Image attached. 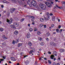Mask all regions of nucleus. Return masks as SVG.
Wrapping results in <instances>:
<instances>
[{
  "label": "nucleus",
  "mask_w": 65,
  "mask_h": 65,
  "mask_svg": "<svg viewBox=\"0 0 65 65\" xmlns=\"http://www.w3.org/2000/svg\"><path fill=\"white\" fill-rule=\"evenodd\" d=\"M39 6L40 8L41 9L43 10H46V6L45 5L41 3L39 5Z\"/></svg>",
  "instance_id": "1"
},
{
  "label": "nucleus",
  "mask_w": 65,
  "mask_h": 65,
  "mask_svg": "<svg viewBox=\"0 0 65 65\" xmlns=\"http://www.w3.org/2000/svg\"><path fill=\"white\" fill-rule=\"evenodd\" d=\"M45 4L48 7H52V5L51 4L48 2H46Z\"/></svg>",
  "instance_id": "2"
},
{
  "label": "nucleus",
  "mask_w": 65,
  "mask_h": 65,
  "mask_svg": "<svg viewBox=\"0 0 65 65\" xmlns=\"http://www.w3.org/2000/svg\"><path fill=\"white\" fill-rule=\"evenodd\" d=\"M13 20L12 19H11L9 20L8 19H7V22H9V24H10L11 23H12V21H13Z\"/></svg>",
  "instance_id": "3"
},
{
  "label": "nucleus",
  "mask_w": 65,
  "mask_h": 65,
  "mask_svg": "<svg viewBox=\"0 0 65 65\" xmlns=\"http://www.w3.org/2000/svg\"><path fill=\"white\" fill-rule=\"evenodd\" d=\"M32 4L34 6H35L37 4L36 2L34 1H32L31 2Z\"/></svg>",
  "instance_id": "4"
},
{
  "label": "nucleus",
  "mask_w": 65,
  "mask_h": 65,
  "mask_svg": "<svg viewBox=\"0 0 65 65\" xmlns=\"http://www.w3.org/2000/svg\"><path fill=\"white\" fill-rule=\"evenodd\" d=\"M13 25L14 26H15V27H18L19 26V24L18 23L16 22H14L13 23Z\"/></svg>",
  "instance_id": "5"
},
{
  "label": "nucleus",
  "mask_w": 65,
  "mask_h": 65,
  "mask_svg": "<svg viewBox=\"0 0 65 65\" xmlns=\"http://www.w3.org/2000/svg\"><path fill=\"white\" fill-rule=\"evenodd\" d=\"M15 10V9L14 8H11L10 9V12L11 13H12Z\"/></svg>",
  "instance_id": "6"
},
{
  "label": "nucleus",
  "mask_w": 65,
  "mask_h": 65,
  "mask_svg": "<svg viewBox=\"0 0 65 65\" xmlns=\"http://www.w3.org/2000/svg\"><path fill=\"white\" fill-rule=\"evenodd\" d=\"M30 33L29 32H28L26 36L27 38H29L30 37Z\"/></svg>",
  "instance_id": "7"
},
{
  "label": "nucleus",
  "mask_w": 65,
  "mask_h": 65,
  "mask_svg": "<svg viewBox=\"0 0 65 65\" xmlns=\"http://www.w3.org/2000/svg\"><path fill=\"white\" fill-rule=\"evenodd\" d=\"M50 16H48L47 17H46V18H45L44 20H50Z\"/></svg>",
  "instance_id": "8"
},
{
  "label": "nucleus",
  "mask_w": 65,
  "mask_h": 65,
  "mask_svg": "<svg viewBox=\"0 0 65 65\" xmlns=\"http://www.w3.org/2000/svg\"><path fill=\"white\" fill-rule=\"evenodd\" d=\"M51 45H52L54 46H56V44H55V43L54 42H51Z\"/></svg>",
  "instance_id": "9"
},
{
  "label": "nucleus",
  "mask_w": 65,
  "mask_h": 65,
  "mask_svg": "<svg viewBox=\"0 0 65 65\" xmlns=\"http://www.w3.org/2000/svg\"><path fill=\"white\" fill-rule=\"evenodd\" d=\"M28 44L29 46H31L32 45V43L30 42H28Z\"/></svg>",
  "instance_id": "10"
},
{
  "label": "nucleus",
  "mask_w": 65,
  "mask_h": 65,
  "mask_svg": "<svg viewBox=\"0 0 65 65\" xmlns=\"http://www.w3.org/2000/svg\"><path fill=\"white\" fill-rule=\"evenodd\" d=\"M65 50L64 49H60L59 50V51L60 53H63V52H64Z\"/></svg>",
  "instance_id": "11"
},
{
  "label": "nucleus",
  "mask_w": 65,
  "mask_h": 65,
  "mask_svg": "<svg viewBox=\"0 0 65 65\" xmlns=\"http://www.w3.org/2000/svg\"><path fill=\"white\" fill-rule=\"evenodd\" d=\"M27 3L30 6V7H31V6H30V5H31V2L30 1H28L27 2Z\"/></svg>",
  "instance_id": "12"
},
{
  "label": "nucleus",
  "mask_w": 65,
  "mask_h": 65,
  "mask_svg": "<svg viewBox=\"0 0 65 65\" xmlns=\"http://www.w3.org/2000/svg\"><path fill=\"white\" fill-rule=\"evenodd\" d=\"M11 60H12V61H16V59H15V58H14L13 57H11Z\"/></svg>",
  "instance_id": "13"
},
{
  "label": "nucleus",
  "mask_w": 65,
  "mask_h": 65,
  "mask_svg": "<svg viewBox=\"0 0 65 65\" xmlns=\"http://www.w3.org/2000/svg\"><path fill=\"white\" fill-rule=\"evenodd\" d=\"M14 34L15 35H17V34H18V31L16 30L14 32Z\"/></svg>",
  "instance_id": "14"
},
{
  "label": "nucleus",
  "mask_w": 65,
  "mask_h": 65,
  "mask_svg": "<svg viewBox=\"0 0 65 65\" xmlns=\"http://www.w3.org/2000/svg\"><path fill=\"white\" fill-rule=\"evenodd\" d=\"M19 38L18 37V39H17L15 40V41L16 43H18L19 42Z\"/></svg>",
  "instance_id": "15"
},
{
  "label": "nucleus",
  "mask_w": 65,
  "mask_h": 65,
  "mask_svg": "<svg viewBox=\"0 0 65 65\" xmlns=\"http://www.w3.org/2000/svg\"><path fill=\"white\" fill-rule=\"evenodd\" d=\"M18 2L19 3V4H23V3L22 1H18Z\"/></svg>",
  "instance_id": "16"
},
{
  "label": "nucleus",
  "mask_w": 65,
  "mask_h": 65,
  "mask_svg": "<svg viewBox=\"0 0 65 65\" xmlns=\"http://www.w3.org/2000/svg\"><path fill=\"white\" fill-rule=\"evenodd\" d=\"M50 57L51 58V59H53V58H55V56H54V55H51Z\"/></svg>",
  "instance_id": "17"
},
{
  "label": "nucleus",
  "mask_w": 65,
  "mask_h": 65,
  "mask_svg": "<svg viewBox=\"0 0 65 65\" xmlns=\"http://www.w3.org/2000/svg\"><path fill=\"white\" fill-rule=\"evenodd\" d=\"M40 20L41 22H43L44 21V19L43 18H41L40 19Z\"/></svg>",
  "instance_id": "18"
},
{
  "label": "nucleus",
  "mask_w": 65,
  "mask_h": 65,
  "mask_svg": "<svg viewBox=\"0 0 65 65\" xmlns=\"http://www.w3.org/2000/svg\"><path fill=\"white\" fill-rule=\"evenodd\" d=\"M3 39H5V40L7 39L5 37V36L4 35L3 36Z\"/></svg>",
  "instance_id": "19"
},
{
  "label": "nucleus",
  "mask_w": 65,
  "mask_h": 65,
  "mask_svg": "<svg viewBox=\"0 0 65 65\" xmlns=\"http://www.w3.org/2000/svg\"><path fill=\"white\" fill-rule=\"evenodd\" d=\"M29 31L30 32L32 31H33V29H32V28H30L29 29Z\"/></svg>",
  "instance_id": "20"
},
{
  "label": "nucleus",
  "mask_w": 65,
  "mask_h": 65,
  "mask_svg": "<svg viewBox=\"0 0 65 65\" xmlns=\"http://www.w3.org/2000/svg\"><path fill=\"white\" fill-rule=\"evenodd\" d=\"M29 63V61H28L27 60H26L25 62V64L26 65H27V64H28Z\"/></svg>",
  "instance_id": "21"
},
{
  "label": "nucleus",
  "mask_w": 65,
  "mask_h": 65,
  "mask_svg": "<svg viewBox=\"0 0 65 65\" xmlns=\"http://www.w3.org/2000/svg\"><path fill=\"white\" fill-rule=\"evenodd\" d=\"M22 45V43H19V44L18 45V47H20V46H21Z\"/></svg>",
  "instance_id": "22"
},
{
  "label": "nucleus",
  "mask_w": 65,
  "mask_h": 65,
  "mask_svg": "<svg viewBox=\"0 0 65 65\" xmlns=\"http://www.w3.org/2000/svg\"><path fill=\"white\" fill-rule=\"evenodd\" d=\"M24 20H25V19H24V18H22L21 20V22H23L24 21Z\"/></svg>",
  "instance_id": "23"
},
{
  "label": "nucleus",
  "mask_w": 65,
  "mask_h": 65,
  "mask_svg": "<svg viewBox=\"0 0 65 65\" xmlns=\"http://www.w3.org/2000/svg\"><path fill=\"white\" fill-rule=\"evenodd\" d=\"M61 3L62 4H65V2L62 1L61 2Z\"/></svg>",
  "instance_id": "24"
},
{
  "label": "nucleus",
  "mask_w": 65,
  "mask_h": 65,
  "mask_svg": "<svg viewBox=\"0 0 65 65\" xmlns=\"http://www.w3.org/2000/svg\"><path fill=\"white\" fill-rule=\"evenodd\" d=\"M3 2H4V3H8V2L5 1V0H3Z\"/></svg>",
  "instance_id": "25"
},
{
  "label": "nucleus",
  "mask_w": 65,
  "mask_h": 65,
  "mask_svg": "<svg viewBox=\"0 0 65 65\" xmlns=\"http://www.w3.org/2000/svg\"><path fill=\"white\" fill-rule=\"evenodd\" d=\"M40 45H42H42H44V43H43V42H41L40 43Z\"/></svg>",
  "instance_id": "26"
},
{
  "label": "nucleus",
  "mask_w": 65,
  "mask_h": 65,
  "mask_svg": "<svg viewBox=\"0 0 65 65\" xmlns=\"http://www.w3.org/2000/svg\"><path fill=\"white\" fill-rule=\"evenodd\" d=\"M1 31H2H2H3V28H0Z\"/></svg>",
  "instance_id": "27"
},
{
  "label": "nucleus",
  "mask_w": 65,
  "mask_h": 65,
  "mask_svg": "<svg viewBox=\"0 0 65 65\" xmlns=\"http://www.w3.org/2000/svg\"><path fill=\"white\" fill-rule=\"evenodd\" d=\"M44 26V25H43V24H41L40 25V27H42V26Z\"/></svg>",
  "instance_id": "28"
},
{
  "label": "nucleus",
  "mask_w": 65,
  "mask_h": 65,
  "mask_svg": "<svg viewBox=\"0 0 65 65\" xmlns=\"http://www.w3.org/2000/svg\"><path fill=\"white\" fill-rule=\"evenodd\" d=\"M13 2H17V0H12Z\"/></svg>",
  "instance_id": "29"
},
{
  "label": "nucleus",
  "mask_w": 65,
  "mask_h": 65,
  "mask_svg": "<svg viewBox=\"0 0 65 65\" xmlns=\"http://www.w3.org/2000/svg\"><path fill=\"white\" fill-rule=\"evenodd\" d=\"M37 34L38 35H40V32L39 31L37 32Z\"/></svg>",
  "instance_id": "30"
},
{
  "label": "nucleus",
  "mask_w": 65,
  "mask_h": 65,
  "mask_svg": "<svg viewBox=\"0 0 65 65\" xmlns=\"http://www.w3.org/2000/svg\"><path fill=\"white\" fill-rule=\"evenodd\" d=\"M38 39L39 40H41L42 39V38H41V37H39L38 38Z\"/></svg>",
  "instance_id": "31"
},
{
  "label": "nucleus",
  "mask_w": 65,
  "mask_h": 65,
  "mask_svg": "<svg viewBox=\"0 0 65 65\" xmlns=\"http://www.w3.org/2000/svg\"><path fill=\"white\" fill-rule=\"evenodd\" d=\"M32 53H33V51H32L31 50L29 53V54H32Z\"/></svg>",
  "instance_id": "32"
},
{
  "label": "nucleus",
  "mask_w": 65,
  "mask_h": 65,
  "mask_svg": "<svg viewBox=\"0 0 65 65\" xmlns=\"http://www.w3.org/2000/svg\"><path fill=\"white\" fill-rule=\"evenodd\" d=\"M34 31H37V29L36 28H34Z\"/></svg>",
  "instance_id": "33"
},
{
  "label": "nucleus",
  "mask_w": 65,
  "mask_h": 65,
  "mask_svg": "<svg viewBox=\"0 0 65 65\" xmlns=\"http://www.w3.org/2000/svg\"><path fill=\"white\" fill-rule=\"evenodd\" d=\"M30 18H32V19H33L34 20L35 19L33 16L31 17Z\"/></svg>",
  "instance_id": "34"
},
{
  "label": "nucleus",
  "mask_w": 65,
  "mask_h": 65,
  "mask_svg": "<svg viewBox=\"0 0 65 65\" xmlns=\"http://www.w3.org/2000/svg\"><path fill=\"white\" fill-rule=\"evenodd\" d=\"M54 53H55V55L56 56H57V53L56 52H54Z\"/></svg>",
  "instance_id": "35"
},
{
  "label": "nucleus",
  "mask_w": 65,
  "mask_h": 65,
  "mask_svg": "<svg viewBox=\"0 0 65 65\" xmlns=\"http://www.w3.org/2000/svg\"><path fill=\"white\" fill-rule=\"evenodd\" d=\"M12 43L13 44H15V41L14 40H13L12 41Z\"/></svg>",
  "instance_id": "36"
},
{
  "label": "nucleus",
  "mask_w": 65,
  "mask_h": 65,
  "mask_svg": "<svg viewBox=\"0 0 65 65\" xmlns=\"http://www.w3.org/2000/svg\"><path fill=\"white\" fill-rule=\"evenodd\" d=\"M49 15H50V14L49 13L47 12V16H49Z\"/></svg>",
  "instance_id": "37"
},
{
  "label": "nucleus",
  "mask_w": 65,
  "mask_h": 65,
  "mask_svg": "<svg viewBox=\"0 0 65 65\" xmlns=\"http://www.w3.org/2000/svg\"><path fill=\"white\" fill-rule=\"evenodd\" d=\"M46 35H47V36H49V35H50V33H49V32H47V33Z\"/></svg>",
  "instance_id": "38"
},
{
  "label": "nucleus",
  "mask_w": 65,
  "mask_h": 65,
  "mask_svg": "<svg viewBox=\"0 0 65 65\" xmlns=\"http://www.w3.org/2000/svg\"><path fill=\"white\" fill-rule=\"evenodd\" d=\"M32 51L33 52H35V49H32Z\"/></svg>",
  "instance_id": "39"
},
{
  "label": "nucleus",
  "mask_w": 65,
  "mask_h": 65,
  "mask_svg": "<svg viewBox=\"0 0 65 65\" xmlns=\"http://www.w3.org/2000/svg\"><path fill=\"white\" fill-rule=\"evenodd\" d=\"M48 62L49 64H51V61L49 60H48Z\"/></svg>",
  "instance_id": "40"
},
{
  "label": "nucleus",
  "mask_w": 65,
  "mask_h": 65,
  "mask_svg": "<svg viewBox=\"0 0 65 65\" xmlns=\"http://www.w3.org/2000/svg\"><path fill=\"white\" fill-rule=\"evenodd\" d=\"M61 26L60 25H59L58 26V28L59 29H60V28H61Z\"/></svg>",
  "instance_id": "41"
},
{
  "label": "nucleus",
  "mask_w": 65,
  "mask_h": 65,
  "mask_svg": "<svg viewBox=\"0 0 65 65\" xmlns=\"http://www.w3.org/2000/svg\"><path fill=\"white\" fill-rule=\"evenodd\" d=\"M46 40L47 41H48L49 40V39H48V38H47L46 39Z\"/></svg>",
  "instance_id": "42"
},
{
  "label": "nucleus",
  "mask_w": 65,
  "mask_h": 65,
  "mask_svg": "<svg viewBox=\"0 0 65 65\" xmlns=\"http://www.w3.org/2000/svg\"><path fill=\"white\" fill-rule=\"evenodd\" d=\"M15 20L16 21H17V20H18V18L16 17L15 18Z\"/></svg>",
  "instance_id": "43"
},
{
  "label": "nucleus",
  "mask_w": 65,
  "mask_h": 65,
  "mask_svg": "<svg viewBox=\"0 0 65 65\" xmlns=\"http://www.w3.org/2000/svg\"><path fill=\"white\" fill-rule=\"evenodd\" d=\"M2 45H5V43L4 42L2 43Z\"/></svg>",
  "instance_id": "44"
},
{
  "label": "nucleus",
  "mask_w": 65,
  "mask_h": 65,
  "mask_svg": "<svg viewBox=\"0 0 65 65\" xmlns=\"http://www.w3.org/2000/svg\"><path fill=\"white\" fill-rule=\"evenodd\" d=\"M5 58H6V57L5 56L3 57V59H5Z\"/></svg>",
  "instance_id": "45"
},
{
  "label": "nucleus",
  "mask_w": 65,
  "mask_h": 65,
  "mask_svg": "<svg viewBox=\"0 0 65 65\" xmlns=\"http://www.w3.org/2000/svg\"><path fill=\"white\" fill-rule=\"evenodd\" d=\"M62 31V29H61L60 30H59L60 33H61Z\"/></svg>",
  "instance_id": "46"
},
{
  "label": "nucleus",
  "mask_w": 65,
  "mask_h": 65,
  "mask_svg": "<svg viewBox=\"0 0 65 65\" xmlns=\"http://www.w3.org/2000/svg\"><path fill=\"white\" fill-rule=\"evenodd\" d=\"M52 21H55V18H52Z\"/></svg>",
  "instance_id": "47"
},
{
  "label": "nucleus",
  "mask_w": 65,
  "mask_h": 65,
  "mask_svg": "<svg viewBox=\"0 0 65 65\" xmlns=\"http://www.w3.org/2000/svg\"><path fill=\"white\" fill-rule=\"evenodd\" d=\"M48 53L49 54H51V52L50 51L48 52Z\"/></svg>",
  "instance_id": "48"
},
{
  "label": "nucleus",
  "mask_w": 65,
  "mask_h": 65,
  "mask_svg": "<svg viewBox=\"0 0 65 65\" xmlns=\"http://www.w3.org/2000/svg\"><path fill=\"white\" fill-rule=\"evenodd\" d=\"M56 32H59V30L58 29H56Z\"/></svg>",
  "instance_id": "49"
},
{
  "label": "nucleus",
  "mask_w": 65,
  "mask_h": 65,
  "mask_svg": "<svg viewBox=\"0 0 65 65\" xmlns=\"http://www.w3.org/2000/svg\"><path fill=\"white\" fill-rule=\"evenodd\" d=\"M54 24H52V25H51V27H54Z\"/></svg>",
  "instance_id": "50"
},
{
  "label": "nucleus",
  "mask_w": 65,
  "mask_h": 65,
  "mask_svg": "<svg viewBox=\"0 0 65 65\" xmlns=\"http://www.w3.org/2000/svg\"><path fill=\"white\" fill-rule=\"evenodd\" d=\"M0 60L1 61H4V60L2 59H1Z\"/></svg>",
  "instance_id": "51"
},
{
  "label": "nucleus",
  "mask_w": 65,
  "mask_h": 65,
  "mask_svg": "<svg viewBox=\"0 0 65 65\" xmlns=\"http://www.w3.org/2000/svg\"><path fill=\"white\" fill-rule=\"evenodd\" d=\"M52 19H55V16H53L52 17Z\"/></svg>",
  "instance_id": "52"
},
{
  "label": "nucleus",
  "mask_w": 65,
  "mask_h": 65,
  "mask_svg": "<svg viewBox=\"0 0 65 65\" xmlns=\"http://www.w3.org/2000/svg\"><path fill=\"white\" fill-rule=\"evenodd\" d=\"M10 27H11V28H12L13 26V25H10Z\"/></svg>",
  "instance_id": "53"
},
{
  "label": "nucleus",
  "mask_w": 65,
  "mask_h": 65,
  "mask_svg": "<svg viewBox=\"0 0 65 65\" xmlns=\"http://www.w3.org/2000/svg\"><path fill=\"white\" fill-rule=\"evenodd\" d=\"M4 7V6H3V5H1V7L2 8H3Z\"/></svg>",
  "instance_id": "54"
},
{
  "label": "nucleus",
  "mask_w": 65,
  "mask_h": 65,
  "mask_svg": "<svg viewBox=\"0 0 65 65\" xmlns=\"http://www.w3.org/2000/svg\"><path fill=\"white\" fill-rule=\"evenodd\" d=\"M53 34H56V33L55 32H53Z\"/></svg>",
  "instance_id": "55"
},
{
  "label": "nucleus",
  "mask_w": 65,
  "mask_h": 65,
  "mask_svg": "<svg viewBox=\"0 0 65 65\" xmlns=\"http://www.w3.org/2000/svg\"><path fill=\"white\" fill-rule=\"evenodd\" d=\"M50 15L51 16L53 15V14H52V13H50Z\"/></svg>",
  "instance_id": "56"
},
{
  "label": "nucleus",
  "mask_w": 65,
  "mask_h": 65,
  "mask_svg": "<svg viewBox=\"0 0 65 65\" xmlns=\"http://www.w3.org/2000/svg\"><path fill=\"white\" fill-rule=\"evenodd\" d=\"M43 26H44V28H46V26L45 25Z\"/></svg>",
  "instance_id": "57"
},
{
  "label": "nucleus",
  "mask_w": 65,
  "mask_h": 65,
  "mask_svg": "<svg viewBox=\"0 0 65 65\" xmlns=\"http://www.w3.org/2000/svg\"><path fill=\"white\" fill-rule=\"evenodd\" d=\"M53 65H56V63L54 62L53 63Z\"/></svg>",
  "instance_id": "58"
},
{
  "label": "nucleus",
  "mask_w": 65,
  "mask_h": 65,
  "mask_svg": "<svg viewBox=\"0 0 65 65\" xmlns=\"http://www.w3.org/2000/svg\"><path fill=\"white\" fill-rule=\"evenodd\" d=\"M21 55H23V54H24V53H23V52H21Z\"/></svg>",
  "instance_id": "59"
},
{
  "label": "nucleus",
  "mask_w": 65,
  "mask_h": 65,
  "mask_svg": "<svg viewBox=\"0 0 65 65\" xmlns=\"http://www.w3.org/2000/svg\"><path fill=\"white\" fill-rule=\"evenodd\" d=\"M51 4H53V3H54V2H51Z\"/></svg>",
  "instance_id": "60"
},
{
  "label": "nucleus",
  "mask_w": 65,
  "mask_h": 65,
  "mask_svg": "<svg viewBox=\"0 0 65 65\" xmlns=\"http://www.w3.org/2000/svg\"><path fill=\"white\" fill-rule=\"evenodd\" d=\"M44 59L46 60H47V58H44Z\"/></svg>",
  "instance_id": "61"
},
{
  "label": "nucleus",
  "mask_w": 65,
  "mask_h": 65,
  "mask_svg": "<svg viewBox=\"0 0 65 65\" xmlns=\"http://www.w3.org/2000/svg\"><path fill=\"white\" fill-rule=\"evenodd\" d=\"M28 27H30V24H28Z\"/></svg>",
  "instance_id": "62"
},
{
  "label": "nucleus",
  "mask_w": 65,
  "mask_h": 65,
  "mask_svg": "<svg viewBox=\"0 0 65 65\" xmlns=\"http://www.w3.org/2000/svg\"><path fill=\"white\" fill-rule=\"evenodd\" d=\"M56 65H60V64H59V63H57L56 64Z\"/></svg>",
  "instance_id": "63"
},
{
  "label": "nucleus",
  "mask_w": 65,
  "mask_h": 65,
  "mask_svg": "<svg viewBox=\"0 0 65 65\" xmlns=\"http://www.w3.org/2000/svg\"><path fill=\"white\" fill-rule=\"evenodd\" d=\"M9 63H11V62L10 61H9Z\"/></svg>",
  "instance_id": "64"
}]
</instances>
